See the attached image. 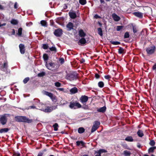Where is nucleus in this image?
<instances>
[{"label": "nucleus", "instance_id": "nucleus-19", "mask_svg": "<svg viewBox=\"0 0 156 156\" xmlns=\"http://www.w3.org/2000/svg\"><path fill=\"white\" fill-rule=\"evenodd\" d=\"M69 14L70 17L72 19H74L76 18L77 15L76 13L74 12H69Z\"/></svg>", "mask_w": 156, "mask_h": 156}, {"label": "nucleus", "instance_id": "nucleus-24", "mask_svg": "<svg viewBox=\"0 0 156 156\" xmlns=\"http://www.w3.org/2000/svg\"><path fill=\"white\" fill-rule=\"evenodd\" d=\"M137 133L138 136L140 137H142L144 136V134L143 131L140 129L138 130Z\"/></svg>", "mask_w": 156, "mask_h": 156}, {"label": "nucleus", "instance_id": "nucleus-1", "mask_svg": "<svg viewBox=\"0 0 156 156\" xmlns=\"http://www.w3.org/2000/svg\"><path fill=\"white\" fill-rule=\"evenodd\" d=\"M16 121L19 122H24L30 123L33 122L32 119H29L25 116H17L15 117Z\"/></svg>", "mask_w": 156, "mask_h": 156}, {"label": "nucleus", "instance_id": "nucleus-46", "mask_svg": "<svg viewBox=\"0 0 156 156\" xmlns=\"http://www.w3.org/2000/svg\"><path fill=\"white\" fill-rule=\"evenodd\" d=\"M42 48L44 49H47L48 48V44H43Z\"/></svg>", "mask_w": 156, "mask_h": 156}, {"label": "nucleus", "instance_id": "nucleus-37", "mask_svg": "<svg viewBox=\"0 0 156 156\" xmlns=\"http://www.w3.org/2000/svg\"><path fill=\"white\" fill-rule=\"evenodd\" d=\"M52 126L54 128V130L55 131L58 130V126L57 123H55V124L53 125Z\"/></svg>", "mask_w": 156, "mask_h": 156}, {"label": "nucleus", "instance_id": "nucleus-59", "mask_svg": "<svg viewBox=\"0 0 156 156\" xmlns=\"http://www.w3.org/2000/svg\"><path fill=\"white\" fill-rule=\"evenodd\" d=\"M17 3L16 2H15L14 5V8L15 9H17L18 8V6H17Z\"/></svg>", "mask_w": 156, "mask_h": 156}, {"label": "nucleus", "instance_id": "nucleus-8", "mask_svg": "<svg viewBox=\"0 0 156 156\" xmlns=\"http://www.w3.org/2000/svg\"><path fill=\"white\" fill-rule=\"evenodd\" d=\"M7 122V119L5 115H2L0 118V123L2 125H5Z\"/></svg>", "mask_w": 156, "mask_h": 156}, {"label": "nucleus", "instance_id": "nucleus-44", "mask_svg": "<svg viewBox=\"0 0 156 156\" xmlns=\"http://www.w3.org/2000/svg\"><path fill=\"white\" fill-rule=\"evenodd\" d=\"M129 32H126L124 34V38H128L129 37Z\"/></svg>", "mask_w": 156, "mask_h": 156}, {"label": "nucleus", "instance_id": "nucleus-7", "mask_svg": "<svg viewBox=\"0 0 156 156\" xmlns=\"http://www.w3.org/2000/svg\"><path fill=\"white\" fill-rule=\"evenodd\" d=\"M155 50V47L154 46L151 47L146 48V51L148 55H151L154 53Z\"/></svg>", "mask_w": 156, "mask_h": 156}, {"label": "nucleus", "instance_id": "nucleus-63", "mask_svg": "<svg viewBox=\"0 0 156 156\" xmlns=\"http://www.w3.org/2000/svg\"><path fill=\"white\" fill-rule=\"evenodd\" d=\"M57 90L60 91H62L64 90V89L63 88H58Z\"/></svg>", "mask_w": 156, "mask_h": 156}, {"label": "nucleus", "instance_id": "nucleus-43", "mask_svg": "<svg viewBox=\"0 0 156 156\" xmlns=\"http://www.w3.org/2000/svg\"><path fill=\"white\" fill-rule=\"evenodd\" d=\"M124 27L122 26H117L116 30L117 31H120L122 30Z\"/></svg>", "mask_w": 156, "mask_h": 156}, {"label": "nucleus", "instance_id": "nucleus-61", "mask_svg": "<svg viewBox=\"0 0 156 156\" xmlns=\"http://www.w3.org/2000/svg\"><path fill=\"white\" fill-rule=\"evenodd\" d=\"M80 62L81 63H83L85 62V60L83 58L81 59V60L80 61Z\"/></svg>", "mask_w": 156, "mask_h": 156}, {"label": "nucleus", "instance_id": "nucleus-33", "mask_svg": "<svg viewBox=\"0 0 156 156\" xmlns=\"http://www.w3.org/2000/svg\"><path fill=\"white\" fill-rule=\"evenodd\" d=\"M98 33L100 36L103 35V32L102 29L101 28H98Z\"/></svg>", "mask_w": 156, "mask_h": 156}, {"label": "nucleus", "instance_id": "nucleus-47", "mask_svg": "<svg viewBox=\"0 0 156 156\" xmlns=\"http://www.w3.org/2000/svg\"><path fill=\"white\" fill-rule=\"evenodd\" d=\"M81 108L85 109H87L88 108V105H87L84 103Z\"/></svg>", "mask_w": 156, "mask_h": 156}, {"label": "nucleus", "instance_id": "nucleus-56", "mask_svg": "<svg viewBox=\"0 0 156 156\" xmlns=\"http://www.w3.org/2000/svg\"><path fill=\"white\" fill-rule=\"evenodd\" d=\"M95 77L96 79H98L100 78V76L98 74L96 73L95 74Z\"/></svg>", "mask_w": 156, "mask_h": 156}, {"label": "nucleus", "instance_id": "nucleus-49", "mask_svg": "<svg viewBox=\"0 0 156 156\" xmlns=\"http://www.w3.org/2000/svg\"><path fill=\"white\" fill-rule=\"evenodd\" d=\"M94 154H95V156H101V154L100 153L99 154V152L98 151H95Z\"/></svg>", "mask_w": 156, "mask_h": 156}, {"label": "nucleus", "instance_id": "nucleus-45", "mask_svg": "<svg viewBox=\"0 0 156 156\" xmlns=\"http://www.w3.org/2000/svg\"><path fill=\"white\" fill-rule=\"evenodd\" d=\"M30 80L29 77H26L23 80V82L24 84L27 83Z\"/></svg>", "mask_w": 156, "mask_h": 156}, {"label": "nucleus", "instance_id": "nucleus-22", "mask_svg": "<svg viewBox=\"0 0 156 156\" xmlns=\"http://www.w3.org/2000/svg\"><path fill=\"white\" fill-rule=\"evenodd\" d=\"M125 140L126 141L130 142H133L134 141V139L131 136H127L125 138Z\"/></svg>", "mask_w": 156, "mask_h": 156}, {"label": "nucleus", "instance_id": "nucleus-6", "mask_svg": "<svg viewBox=\"0 0 156 156\" xmlns=\"http://www.w3.org/2000/svg\"><path fill=\"white\" fill-rule=\"evenodd\" d=\"M100 124L99 122L98 121H95L94 124L91 130V133H93L99 127V126Z\"/></svg>", "mask_w": 156, "mask_h": 156}, {"label": "nucleus", "instance_id": "nucleus-17", "mask_svg": "<svg viewBox=\"0 0 156 156\" xmlns=\"http://www.w3.org/2000/svg\"><path fill=\"white\" fill-rule=\"evenodd\" d=\"M112 16L113 20L115 21H118L120 19V17L115 13H113Z\"/></svg>", "mask_w": 156, "mask_h": 156}, {"label": "nucleus", "instance_id": "nucleus-23", "mask_svg": "<svg viewBox=\"0 0 156 156\" xmlns=\"http://www.w3.org/2000/svg\"><path fill=\"white\" fill-rule=\"evenodd\" d=\"M123 154L125 156H130L131 153L129 151L125 150L123 151Z\"/></svg>", "mask_w": 156, "mask_h": 156}, {"label": "nucleus", "instance_id": "nucleus-48", "mask_svg": "<svg viewBox=\"0 0 156 156\" xmlns=\"http://www.w3.org/2000/svg\"><path fill=\"white\" fill-rule=\"evenodd\" d=\"M98 151L99 152V154L100 153L101 154L103 153H106L107 152V151L106 150L104 149H101Z\"/></svg>", "mask_w": 156, "mask_h": 156}, {"label": "nucleus", "instance_id": "nucleus-13", "mask_svg": "<svg viewBox=\"0 0 156 156\" xmlns=\"http://www.w3.org/2000/svg\"><path fill=\"white\" fill-rule=\"evenodd\" d=\"M132 14L135 16L140 18L142 19L143 18V13L140 12H135L132 13Z\"/></svg>", "mask_w": 156, "mask_h": 156}, {"label": "nucleus", "instance_id": "nucleus-55", "mask_svg": "<svg viewBox=\"0 0 156 156\" xmlns=\"http://www.w3.org/2000/svg\"><path fill=\"white\" fill-rule=\"evenodd\" d=\"M94 17L96 19H98L101 18V16H99L97 14H95L94 15Z\"/></svg>", "mask_w": 156, "mask_h": 156}, {"label": "nucleus", "instance_id": "nucleus-30", "mask_svg": "<svg viewBox=\"0 0 156 156\" xmlns=\"http://www.w3.org/2000/svg\"><path fill=\"white\" fill-rule=\"evenodd\" d=\"M11 23L13 25H16L18 24V21L14 19H12L11 21Z\"/></svg>", "mask_w": 156, "mask_h": 156}, {"label": "nucleus", "instance_id": "nucleus-41", "mask_svg": "<svg viewBox=\"0 0 156 156\" xmlns=\"http://www.w3.org/2000/svg\"><path fill=\"white\" fill-rule=\"evenodd\" d=\"M45 75V73L44 72H42L39 73L38 74L37 76L38 77H43Z\"/></svg>", "mask_w": 156, "mask_h": 156}, {"label": "nucleus", "instance_id": "nucleus-36", "mask_svg": "<svg viewBox=\"0 0 156 156\" xmlns=\"http://www.w3.org/2000/svg\"><path fill=\"white\" fill-rule=\"evenodd\" d=\"M110 43L113 45H118L120 44L121 43L120 42L117 41H110Z\"/></svg>", "mask_w": 156, "mask_h": 156}, {"label": "nucleus", "instance_id": "nucleus-26", "mask_svg": "<svg viewBox=\"0 0 156 156\" xmlns=\"http://www.w3.org/2000/svg\"><path fill=\"white\" fill-rule=\"evenodd\" d=\"M9 130V129L8 128H5L1 129H0V133H6L8 132Z\"/></svg>", "mask_w": 156, "mask_h": 156}, {"label": "nucleus", "instance_id": "nucleus-11", "mask_svg": "<svg viewBox=\"0 0 156 156\" xmlns=\"http://www.w3.org/2000/svg\"><path fill=\"white\" fill-rule=\"evenodd\" d=\"M44 94L46 95L49 97L53 101L56 99V96L51 93L45 91L44 92Z\"/></svg>", "mask_w": 156, "mask_h": 156}, {"label": "nucleus", "instance_id": "nucleus-20", "mask_svg": "<svg viewBox=\"0 0 156 156\" xmlns=\"http://www.w3.org/2000/svg\"><path fill=\"white\" fill-rule=\"evenodd\" d=\"M79 35L81 37H84L86 35V34L82 29L80 30L79 31Z\"/></svg>", "mask_w": 156, "mask_h": 156}, {"label": "nucleus", "instance_id": "nucleus-12", "mask_svg": "<svg viewBox=\"0 0 156 156\" xmlns=\"http://www.w3.org/2000/svg\"><path fill=\"white\" fill-rule=\"evenodd\" d=\"M86 43V40L84 37H82L77 42L78 44L81 46H84L85 45Z\"/></svg>", "mask_w": 156, "mask_h": 156}, {"label": "nucleus", "instance_id": "nucleus-53", "mask_svg": "<svg viewBox=\"0 0 156 156\" xmlns=\"http://www.w3.org/2000/svg\"><path fill=\"white\" fill-rule=\"evenodd\" d=\"M59 61L62 64H63L64 62V60L63 58H61L59 59Z\"/></svg>", "mask_w": 156, "mask_h": 156}, {"label": "nucleus", "instance_id": "nucleus-64", "mask_svg": "<svg viewBox=\"0 0 156 156\" xmlns=\"http://www.w3.org/2000/svg\"><path fill=\"white\" fill-rule=\"evenodd\" d=\"M29 108H36V107L34 106H31L29 107Z\"/></svg>", "mask_w": 156, "mask_h": 156}, {"label": "nucleus", "instance_id": "nucleus-58", "mask_svg": "<svg viewBox=\"0 0 156 156\" xmlns=\"http://www.w3.org/2000/svg\"><path fill=\"white\" fill-rule=\"evenodd\" d=\"M152 69L154 70H156V63L153 66Z\"/></svg>", "mask_w": 156, "mask_h": 156}, {"label": "nucleus", "instance_id": "nucleus-62", "mask_svg": "<svg viewBox=\"0 0 156 156\" xmlns=\"http://www.w3.org/2000/svg\"><path fill=\"white\" fill-rule=\"evenodd\" d=\"M15 30L14 29H12V34L14 35L15 34Z\"/></svg>", "mask_w": 156, "mask_h": 156}, {"label": "nucleus", "instance_id": "nucleus-50", "mask_svg": "<svg viewBox=\"0 0 156 156\" xmlns=\"http://www.w3.org/2000/svg\"><path fill=\"white\" fill-rule=\"evenodd\" d=\"M55 84V86L57 87H60L61 86V83L58 82H56Z\"/></svg>", "mask_w": 156, "mask_h": 156}, {"label": "nucleus", "instance_id": "nucleus-16", "mask_svg": "<svg viewBox=\"0 0 156 156\" xmlns=\"http://www.w3.org/2000/svg\"><path fill=\"white\" fill-rule=\"evenodd\" d=\"M53 107V106L52 107L47 106L44 109L43 111L45 112H50L53 110L52 108Z\"/></svg>", "mask_w": 156, "mask_h": 156}, {"label": "nucleus", "instance_id": "nucleus-27", "mask_svg": "<svg viewBox=\"0 0 156 156\" xmlns=\"http://www.w3.org/2000/svg\"><path fill=\"white\" fill-rule=\"evenodd\" d=\"M84 143L82 141H77L76 142V145L77 146H79L80 144L83 146L84 145Z\"/></svg>", "mask_w": 156, "mask_h": 156}, {"label": "nucleus", "instance_id": "nucleus-60", "mask_svg": "<svg viewBox=\"0 0 156 156\" xmlns=\"http://www.w3.org/2000/svg\"><path fill=\"white\" fill-rule=\"evenodd\" d=\"M137 147L138 148H141V145L140 143H138L137 145Z\"/></svg>", "mask_w": 156, "mask_h": 156}, {"label": "nucleus", "instance_id": "nucleus-42", "mask_svg": "<svg viewBox=\"0 0 156 156\" xmlns=\"http://www.w3.org/2000/svg\"><path fill=\"white\" fill-rule=\"evenodd\" d=\"M155 142L154 141V140H150V142L149 143V144L151 146H152V147L153 146H154L155 145Z\"/></svg>", "mask_w": 156, "mask_h": 156}, {"label": "nucleus", "instance_id": "nucleus-39", "mask_svg": "<svg viewBox=\"0 0 156 156\" xmlns=\"http://www.w3.org/2000/svg\"><path fill=\"white\" fill-rule=\"evenodd\" d=\"M49 49L51 51H54L55 52H56L57 51V49L55 46H52L51 48H50Z\"/></svg>", "mask_w": 156, "mask_h": 156}, {"label": "nucleus", "instance_id": "nucleus-51", "mask_svg": "<svg viewBox=\"0 0 156 156\" xmlns=\"http://www.w3.org/2000/svg\"><path fill=\"white\" fill-rule=\"evenodd\" d=\"M133 32L134 33L137 32V30L136 27L135 26H133Z\"/></svg>", "mask_w": 156, "mask_h": 156}, {"label": "nucleus", "instance_id": "nucleus-25", "mask_svg": "<svg viewBox=\"0 0 156 156\" xmlns=\"http://www.w3.org/2000/svg\"><path fill=\"white\" fill-rule=\"evenodd\" d=\"M43 58L44 61H45L46 62H47V61L48 59L49 56L47 54L45 53L43 54Z\"/></svg>", "mask_w": 156, "mask_h": 156}, {"label": "nucleus", "instance_id": "nucleus-31", "mask_svg": "<svg viewBox=\"0 0 156 156\" xmlns=\"http://www.w3.org/2000/svg\"><path fill=\"white\" fill-rule=\"evenodd\" d=\"M122 147L123 148L125 149H128L129 150H131V149L128 146V145L126 143L123 144L122 145Z\"/></svg>", "mask_w": 156, "mask_h": 156}, {"label": "nucleus", "instance_id": "nucleus-34", "mask_svg": "<svg viewBox=\"0 0 156 156\" xmlns=\"http://www.w3.org/2000/svg\"><path fill=\"white\" fill-rule=\"evenodd\" d=\"M41 25L44 27H46L47 26V22L44 20H41Z\"/></svg>", "mask_w": 156, "mask_h": 156}, {"label": "nucleus", "instance_id": "nucleus-57", "mask_svg": "<svg viewBox=\"0 0 156 156\" xmlns=\"http://www.w3.org/2000/svg\"><path fill=\"white\" fill-rule=\"evenodd\" d=\"M43 154V153L39 152L37 156H42Z\"/></svg>", "mask_w": 156, "mask_h": 156}, {"label": "nucleus", "instance_id": "nucleus-3", "mask_svg": "<svg viewBox=\"0 0 156 156\" xmlns=\"http://www.w3.org/2000/svg\"><path fill=\"white\" fill-rule=\"evenodd\" d=\"M65 78L70 81L76 80L78 78L77 74L75 72L70 73L67 74Z\"/></svg>", "mask_w": 156, "mask_h": 156}, {"label": "nucleus", "instance_id": "nucleus-40", "mask_svg": "<svg viewBox=\"0 0 156 156\" xmlns=\"http://www.w3.org/2000/svg\"><path fill=\"white\" fill-rule=\"evenodd\" d=\"M79 2L80 4L82 5H84L87 3L86 0H79Z\"/></svg>", "mask_w": 156, "mask_h": 156}, {"label": "nucleus", "instance_id": "nucleus-9", "mask_svg": "<svg viewBox=\"0 0 156 156\" xmlns=\"http://www.w3.org/2000/svg\"><path fill=\"white\" fill-rule=\"evenodd\" d=\"M54 34L57 37H60L62 34V30L59 28L56 29L54 32Z\"/></svg>", "mask_w": 156, "mask_h": 156}, {"label": "nucleus", "instance_id": "nucleus-28", "mask_svg": "<svg viewBox=\"0 0 156 156\" xmlns=\"http://www.w3.org/2000/svg\"><path fill=\"white\" fill-rule=\"evenodd\" d=\"M85 129L83 127H80L78 129V132L79 133H84Z\"/></svg>", "mask_w": 156, "mask_h": 156}, {"label": "nucleus", "instance_id": "nucleus-35", "mask_svg": "<svg viewBox=\"0 0 156 156\" xmlns=\"http://www.w3.org/2000/svg\"><path fill=\"white\" fill-rule=\"evenodd\" d=\"M98 85L100 88H102L104 87V83L102 81H100L98 83Z\"/></svg>", "mask_w": 156, "mask_h": 156}, {"label": "nucleus", "instance_id": "nucleus-32", "mask_svg": "<svg viewBox=\"0 0 156 156\" xmlns=\"http://www.w3.org/2000/svg\"><path fill=\"white\" fill-rule=\"evenodd\" d=\"M119 48L118 49V53L119 54H122L123 53H124L125 52H124L125 50L122 48L119 47Z\"/></svg>", "mask_w": 156, "mask_h": 156}, {"label": "nucleus", "instance_id": "nucleus-4", "mask_svg": "<svg viewBox=\"0 0 156 156\" xmlns=\"http://www.w3.org/2000/svg\"><path fill=\"white\" fill-rule=\"evenodd\" d=\"M8 62L7 61L5 62L0 66L1 70L5 72L6 74L10 73V70L8 69Z\"/></svg>", "mask_w": 156, "mask_h": 156}, {"label": "nucleus", "instance_id": "nucleus-38", "mask_svg": "<svg viewBox=\"0 0 156 156\" xmlns=\"http://www.w3.org/2000/svg\"><path fill=\"white\" fill-rule=\"evenodd\" d=\"M154 147H150L148 150V153L150 154L151 153H153L154 152Z\"/></svg>", "mask_w": 156, "mask_h": 156}, {"label": "nucleus", "instance_id": "nucleus-2", "mask_svg": "<svg viewBox=\"0 0 156 156\" xmlns=\"http://www.w3.org/2000/svg\"><path fill=\"white\" fill-rule=\"evenodd\" d=\"M45 66L49 70L51 71H56L58 69L59 66L58 64L55 62H46Z\"/></svg>", "mask_w": 156, "mask_h": 156}, {"label": "nucleus", "instance_id": "nucleus-21", "mask_svg": "<svg viewBox=\"0 0 156 156\" xmlns=\"http://www.w3.org/2000/svg\"><path fill=\"white\" fill-rule=\"evenodd\" d=\"M71 94H74L78 92V89L76 87H74L70 90Z\"/></svg>", "mask_w": 156, "mask_h": 156}, {"label": "nucleus", "instance_id": "nucleus-54", "mask_svg": "<svg viewBox=\"0 0 156 156\" xmlns=\"http://www.w3.org/2000/svg\"><path fill=\"white\" fill-rule=\"evenodd\" d=\"M12 156H20V153L14 152Z\"/></svg>", "mask_w": 156, "mask_h": 156}, {"label": "nucleus", "instance_id": "nucleus-29", "mask_svg": "<svg viewBox=\"0 0 156 156\" xmlns=\"http://www.w3.org/2000/svg\"><path fill=\"white\" fill-rule=\"evenodd\" d=\"M22 30L23 29L21 27L19 28L18 29V33L17 34L19 36L21 37L22 36Z\"/></svg>", "mask_w": 156, "mask_h": 156}, {"label": "nucleus", "instance_id": "nucleus-52", "mask_svg": "<svg viewBox=\"0 0 156 156\" xmlns=\"http://www.w3.org/2000/svg\"><path fill=\"white\" fill-rule=\"evenodd\" d=\"M104 78L107 80H109L111 78V76L109 75H105L104 76Z\"/></svg>", "mask_w": 156, "mask_h": 156}, {"label": "nucleus", "instance_id": "nucleus-10", "mask_svg": "<svg viewBox=\"0 0 156 156\" xmlns=\"http://www.w3.org/2000/svg\"><path fill=\"white\" fill-rule=\"evenodd\" d=\"M89 97L86 95H82L80 98V101L83 104L87 102L88 100Z\"/></svg>", "mask_w": 156, "mask_h": 156}, {"label": "nucleus", "instance_id": "nucleus-15", "mask_svg": "<svg viewBox=\"0 0 156 156\" xmlns=\"http://www.w3.org/2000/svg\"><path fill=\"white\" fill-rule=\"evenodd\" d=\"M66 27L67 28V30L69 31L73 29L74 25L72 23L69 22L66 25Z\"/></svg>", "mask_w": 156, "mask_h": 156}, {"label": "nucleus", "instance_id": "nucleus-14", "mask_svg": "<svg viewBox=\"0 0 156 156\" xmlns=\"http://www.w3.org/2000/svg\"><path fill=\"white\" fill-rule=\"evenodd\" d=\"M20 50V52L21 54H24L25 51V47L24 44H20L19 45Z\"/></svg>", "mask_w": 156, "mask_h": 156}, {"label": "nucleus", "instance_id": "nucleus-18", "mask_svg": "<svg viewBox=\"0 0 156 156\" xmlns=\"http://www.w3.org/2000/svg\"><path fill=\"white\" fill-rule=\"evenodd\" d=\"M106 107L105 106H104L100 108H98L97 110V111L98 112L104 113L106 111Z\"/></svg>", "mask_w": 156, "mask_h": 156}, {"label": "nucleus", "instance_id": "nucleus-5", "mask_svg": "<svg viewBox=\"0 0 156 156\" xmlns=\"http://www.w3.org/2000/svg\"><path fill=\"white\" fill-rule=\"evenodd\" d=\"M69 107L72 109H76L77 108H80L82 107V105L78 102L77 101L72 102H70Z\"/></svg>", "mask_w": 156, "mask_h": 156}]
</instances>
